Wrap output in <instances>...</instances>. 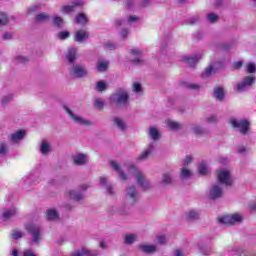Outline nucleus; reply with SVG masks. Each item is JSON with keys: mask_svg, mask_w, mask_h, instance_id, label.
I'll list each match as a JSON object with an SVG mask.
<instances>
[{"mask_svg": "<svg viewBox=\"0 0 256 256\" xmlns=\"http://www.w3.org/2000/svg\"><path fill=\"white\" fill-rule=\"evenodd\" d=\"M137 201H139V192L137 191V188L134 185L128 186L126 188L124 204L118 208L119 215H129V208L133 207Z\"/></svg>", "mask_w": 256, "mask_h": 256, "instance_id": "nucleus-1", "label": "nucleus"}, {"mask_svg": "<svg viewBox=\"0 0 256 256\" xmlns=\"http://www.w3.org/2000/svg\"><path fill=\"white\" fill-rule=\"evenodd\" d=\"M25 229L31 237L30 245H39V241L43 239V229L37 224H26Z\"/></svg>", "mask_w": 256, "mask_h": 256, "instance_id": "nucleus-2", "label": "nucleus"}, {"mask_svg": "<svg viewBox=\"0 0 256 256\" xmlns=\"http://www.w3.org/2000/svg\"><path fill=\"white\" fill-rule=\"evenodd\" d=\"M110 103L117 107H127L129 105V93L123 89L116 91L110 96Z\"/></svg>", "mask_w": 256, "mask_h": 256, "instance_id": "nucleus-3", "label": "nucleus"}, {"mask_svg": "<svg viewBox=\"0 0 256 256\" xmlns=\"http://www.w3.org/2000/svg\"><path fill=\"white\" fill-rule=\"evenodd\" d=\"M130 169L134 171V178L136 179L137 185H139L141 189H143L144 191H149V189H153V186L141 171H138L135 166H131Z\"/></svg>", "mask_w": 256, "mask_h": 256, "instance_id": "nucleus-4", "label": "nucleus"}, {"mask_svg": "<svg viewBox=\"0 0 256 256\" xmlns=\"http://www.w3.org/2000/svg\"><path fill=\"white\" fill-rule=\"evenodd\" d=\"M69 75L74 79H83V77H87L88 71L83 65L74 63L70 64Z\"/></svg>", "mask_w": 256, "mask_h": 256, "instance_id": "nucleus-5", "label": "nucleus"}, {"mask_svg": "<svg viewBox=\"0 0 256 256\" xmlns=\"http://www.w3.org/2000/svg\"><path fill=\"white\" fill-rule=\"evenodd\" d=\"M216 176L219 185H225V187H231L233 185V179L229 170L219 169L216 171Z\"/></svg>", "mask_w": 256, "mask_h": 256, "instance_id": "nucleus-6", "label": "nucleus"}, {"mask_svg": "<svg viewBox=\"0 0 256 256\" xmlns=\"http://www.w3.org/2000/svg\"><path fill=\"white\" fill-rule=\"evenodd\" d=\"M63 109L64 111H66V113L69 115V117L74 123H77L78 125H83L85 127H91V125H93V122H91V120L85 119L73 113V110L70 109L67 105H64Z\"/></svg>", "mask_w": 256, "mask_h": 256, "instance_id": "nucleus-7", "label": "nucleus"}, {"mask_svg": "<svg viewBox=\"0 0 256 256\" xmlns=\"http://www.w3.org/2000/svg\"><path fill=\"white\" fill-rule=\"evenodd\" d=\"M230 123L234 129H238L241 135H247V133H249V127L251 126V123L247 119L237 120L232 118Z\"/></svg>", "mask_w": 256, "mask_h": 256, "instance_id": "nucleus-8", "label": "nucleus"}, {"mask_svg": "<svg viewBox=\"0 0 256 256\" xmlns=\"http://www.w3.org/2000/svg\"><path fill=\"white\" fill-rule=\"evenodd\" d=\"M254 83H255V77L246 76L236 84L235 89L236 91H238V93H244V91H249V89L253 87Z\"/></svg>", "mask_w": 256, "mask_h": 256, "instance_id": "nucleus-9", "label": "nucleus"}, {"mask_svg": "<svg viewBox=\"0 0 256 256\" xmlns=\"http://www.w3.org/2000/svg\"><path fill=\"white\" fill-rule=\"evenodd\" d=\"M218 221L223 225H236V223H241L243 221V215L237 213L227 215L219 218Z\"/></svg>", "mask_w": 256, "mask_h": 256, "instance_id": "nucleus-10", "label": "nucleus"}, {"mask_svg": "<svg viewBox=\"0 0 256 256\" xmlns=\"http://www.w3.org/2000/svg\"><path fill=\"white\" fill-rule=\"evenodd\" d=\"M89 186L83 184L80 186V190H70L68 192V196L70 199H72L73 201H83V199H85V195L83 194V191H87Z\"/></svg>", "mask_w": 256, "mask_h": 256, "instance_id": "nucleus-11", "label": "nucleus"}, {"mask_svg": "<svg viewBox=\"0 0 256 256\" xmlns=\"http://www.w3.org/2000/svg\"><path fill=\"white\" fill-rule=\"evenodd\" d=\"M131 63L132 65H145V60H143V52L137 48L130 50Z\"/></svg>", "mask_w": 256, "mask_h": 256, "instance_id": "nucleus-12", "label": "nucleus"}, {"mask_svg": "<svg viewBox=\"0 0 256 256\" xmlns=\"http://www.w3.org/2000/svg\"><path fill=\"white\" fill-rule=\"evenodd\" d=\"M221 197H223V186L219 183L212 185L209 190V198L215 201L221 199Z\"/></svg>", "mask_w": 256, "mask_h": 256, "instance_id": "nucleus-13", "label": "nucleus"}, {"mask_svg": "<svg viewBox=\"0 0 256 256\" xmlns=\"http://www.w3.org/2000/svg\"><path fill=\"white\" fill-rule=\"evenodd\" d=\"M83 5H85V2L83 0H73L71 2V5H64L62 7V13H66L67 15H69V13H74L77 7H83Z\"/></svg>", "mask_w": 256, "mask_h": 256, "instance_id": "nucleus-14", "label": "nucleus"}, {"mask_svg": "<svg viewBox=\"0 0 256 256\" xmlns=\"http://www.w3.org/2000/svg\"><path fill=\"white\" fill-rule=\"evenodd\" d=\"M72 161L74 165H78L79 167H81L89 163V156L83 153H76L72 156Z\"/></svg>", "mask_w": 256, "mask_h": 256, "instance_id": "nucleus-15", "label": "nucleus"}, {"mask_svg": "<svg viewBox=\"0 0 256 256\" xmlns=\"http://www.w3.org/2000/svg\"><path fill=\"white\" fill-rule=\"evenodd\" d=\"M155 151V144L150 143L146 150H144L137 158L136 161H147L151 153Z\"/></svg>", "mask_w": 256, "mask_h": 256, "instance_id": "nucleus-16", "label": "nucleus"}, {"mask_svg": "<svg viewBox=\"0 0 256 256\" xmlns=\"http://www.w3.org/2000/svg\"><path fill=\"white\" fill-rule=\"evenodd\" d=\"M159 187H169L173 185V175L169 172L162 174L161 180L158 182Z\"/></svg>", "mask_w": 256, "mask_h": 256, "instance_id": "nucleus-17", "label": "nucleus"}, {"mask_svg": "<svg viewBox=\"0 0 256 256\" xmlns=\"http://www.w3.org/2000/svg\"><path fill=\"white\" fill-rule=\"evenodd\" d=\"M100 185L106 189V193H108V195H115V188L112 183H109L106 177L100 178Z\"/></svg>", "mask_w": 256, "mask_h": 256, "instance_id": "nucleus-18", "label": "nucleus"}, {"mask_svg": "<svg viewBox=\"0 0 256 256\" xmlns=\"http://www.w3.org/2000/svg\"><path fill=\"white\" fill-rule=\"evenodd\" d=\"M200 59H201V55L197 54L193 56H184L182 61H184V63H187L189 67H195V65L199 63Z\"/></svg>", "mask_w": 256, "mask_h": 256, "instance_id": "nucleus-19", "label": "nucleus"}, {"mask_svg": "<svg viewBox=\"0 0 256 256\" xmlns=\"http://www.w3.org/2000/svg\"><path fill=\"white\" fill-rule=\"evenodd\" d=\"M215 63L210 64L205 70L202 72L201 77L202 79H207L211 77V75H215L217 73V68L215 67Z\"/></svg>", "mask_w": 256, "mask_h": 256, "instance_id": "nucleus-20", "label": "nucleus"}, {"mask_svg": "<svg viewBox=\"0 0 256 256\" xmlns=\"http://www.w3.org/2000/svg\"><path fill=\"white\" fill-rule=\"evenodd\" d=\"M87 39H89V32L85 30H78L75 33L74 41L77 43H83V41H87Z\"/></svg>", "mask_w": 256, "mask_h": 256, "instance_id": "nucleus-21", "label": "nucleus"}, {"mask_svg": "<svg viewBox=\"0 0 256 256\" xmlns=\"http://www.w3.org/2000/svg\"><path fill=\"white\" fill-rule=\"evenodd\" d=\"M110 166L112 167V169L114 171H116V173H118L120 179H122L123 181H127V174H125L122 170H121V166L119 165V163L115 162V161H110Z\"/></svg>", "mask_w": 256, "mask_h": 256, "instance_id": "nucleus-22", "label": "nucleus"}, {"mask_svg": "<svg viewBox=\"0 0 256 256\" xmlns=\"http://www.w3.org/2000/svg\"><path fill=\"white\" fill-rule=\"evenodd\" d=\"M66 59L69 65H74L75 60H77V49L76 48H69L66 54Z\"/></svg>", "mask_w": 256, "mask_h": 256, "instance_id": "nucleus-23", "label": "nucleus"}, {"mask_svg": "<svg viewBox=\"0 0 256 256\" xmlns=\"http://www.w3.org/2000/svg\"><path fill=\"white\" fill-rule=\"evenodd\" d=\"M23 137H25V131L19 130L9 136V141H11V143H19Z\"/></svg>", "mask_w": 256, "mask_h": 256, "instance_id": "nucleus-24", "label": "nucleus"}, {"mask_svg": "<svg viewBox=\"0 0 256 256\" xmlns=\"http://www.w3.org/2000/svg\"><path fill=\"white\" fill-rule=\"evenodd\" d=\"M213 97L217 101H225V89L223 87L214 88Z\"/></svg>", "mask_w": 256, "mask_h": 256, "instance_id": "nucleus-25", "label": "nucleus"}, {"mask_svg": "<svg viewBox=\"0 0 256 256\" xmlns=\"http://www.w3.org/2000/svg\"><path fill=\"white\" fill-rule=\"evenodd\" d=\"M138 249H140L142 251V253H146L147 255H150L151 253H155V251H157V246L140 244L138 246Z\"/></svg>", "mask_w": 256, "mask_h": 256, "instance_id": "nucleus-26", "label": "nucleus"}, {"mask_svg": "<svg viewBox=\"0 0 256 256\" xmlns=\"http://www.w3.org/2000/svg\"><path fill=\"white\" fill-rule=\"evenodd\" d=\"M83 255H86V256H99V253L95 252V251L88 250L86 248H83L81 250H78V251L72 253V256H83Z\"/></svg>", "mask_w": 256, "mask_h": 256, "instance_id": "nucleus-27", "label": "nucleus"}, {"mask_svg": "<svg viewBox=\"0 0 256 256\" xmlns=\"http://www.w3.org/2000/svg\"><path fill=\"white\" fill-rule=\"evenodd\" d=\"M51 19V16L45 12H41L35 16L34 21L35 23H48Z\"/></svg>", "mask_w": 256, "mask_h": 256, "instance_id": "nucleus-28", "label": "nucleus"}, {"mask_svg": "<svg viewBox=\"0 0 256 256\" xmlns=\"http://www.w3.org/2000/svg\"><path fill=\"white\" fill-rule=\"evenodd\" d=\"M51 151H53V149L51 148V144H49L47 140H42L40 144V153L42 155H47L48 153H51Z\"/></svg>", "mask_w": 256, "mask_h": 256, "instance_id": "nucleus-29", "label": "nucleus"}, {"mask_svg": "<svg viewBox=\"0 0 256 256\" xmlns=\"http://www.w3.org/2000/svg\"><path fill=\"white\" fill-rule=\"evenodd\" d=\"M16 215H17V209L10 208L3 211L2 218L4 221H8V219H11V217H15Z\"/></svg>", "mask_w": 256, "mask_h": 256, "instance_id": "nucleus-30", "label": "nucleus"}, {"mask_svg": "<svg viewBox=\"0 0 256 256\" xmlns=\"http://www.w3.org/2000/svg\"><path fill=\"white\" fill-rule=\"evenodd\" d=\"M148 135L150 139H152V141H159V139H161V134L159 133V130L154 126L150 127Z\"/></svg>", "mask_w": 256, "mask_h": 256, "instance_id": "nucleus-31", "label": "nucleus"}, {"mask_svg": "<svg viewBox=\"0 0 256 256\" xmlns=\"http://www.w3.org/2000/svg\"><path fill=\"white\" fill-rule=\"evenodd\" d=\"M190 131H192V133H194L195 135H204L205 128L199 124L193 123L190 124Z\"/></svg>", "mask_w": 256, "mask_h": 256, "instance_id": "nucleus-32", "label": "nucleus"}, {"mask_svg": "<svg viewBox=\"0 0 256 256\" xmlns=\"http://www.w3.org/2000/svg\"><path fill=\"white\" fill-rule=\"evenodd\" d=\"M75 23H77L78 25H87V23H89V19L87 18V15H85L84 13H79L76 17H75Z\"/></svg>", "mask_w": 256, "mask_h": 256, "instance_id": "nucleus-33", "label": "nucleus"}, {"mask_svg": "<svg viewBox=\"0 0 256 256\" xmlns=\"http://www.w3.org/2000/svg\"><path fill=\"white\" fill-rule=\"evenodd\" d=\"M46 219L48 221H57L59 219V213L55 209H49L46 212Z\"/></svg>", "mask_w": 256, "mask_h": 256, "instance_id": "nucleus-34", "label": "nucleus"}, {"mask_svg": "<svg viewBox=\"0 0 256 256\" xmlns=\"http://www.w3.org/2000/svg\"><path fill=\"white\" fill-rule=\"evenodd\" d=\"M166 125L172 131H179V129H181V124L179 122H175L171 119L166 120Z\"/></svg>", "mask_w": 256, "mask_h": 256, "instance_id": "nucleus-35", "label": "nucleus"}, {"mask_svg": "<svg viewBox=\"0 0 256 256\" xmlns=\"http://www.w3.org/2000/svg\"><path fill=\"white\" fill-rule=\"evenodd\" d=\"M96 69L97 71H99V73H105V71L109 69V63L103 60H99L97 63Z\"/></svg>", "mask_w": 256, "mask_h": 256, "instance_id": "nucleus-36", "label": "nucleus"}, {"mask_svg": "<svg viewBox=\"0 0 256 256\" xmlns=\"http://www.w3.org/2000/svg\"><path fill=\"white\" fill-rule=\"evenodd\" d=\"M114 124L116 125V127H118L120 131H126L127 129V124L125 123V121H123V119L119 117L114 118Z\"/></svg>", "mask_w": 256, "mask_h": 256, "instance_id": "nucleus-37", "label": "nucleus"}, {"mask_svg": "<svg viewBox=\"0 0 256 256\" xmlns=\"http://www.w3.org/2000/svg\"><path fill=\"white\" fill-rule=\"evenodd\" d=\"M135 241H137L136 234H127L124 238L125 245H133Z\"/></svg>", "mask_w": 256, "mask_h": 256, "instance_id": "nucleus-38", "label": "nucleus"}, {"mask_svg": "<svg viewBox=\"0 0 256 256\" xmlns=\"http://www.w3.org/2000/svg\"><path fill=\"white\" fill-rule=\"evenodd\" d=\"M95 89L98 93H103V91H107V82L100 80L96 83Z\"/></svg>", "mask_w": 256, "mask_h": 256, "instance_id": "nucleus-39", "label": "nucleus"}, {"mask_svg": "<svg viewBox=\"0 0 256 256\" xmlns=\"http://www.w3.org/2000/svg\"><path fill=\"white\" fill-rule=\"evenodd\" d=\"M193 175L191 170L187 169L185 166L181 168L180 179H189Z\"/></svg>", "mask_w": 256, "mask_h": 256, "instance_id": "nucleus-40", "label": "nucleus"}, {"mask_svg": "<svg viewBox=\"0 0 256 256\" xmlns=\"http://www.w3.org/2000/svg\"><path fill=\"white\" fill-rule=\"evenodd\" d=\"M9 153V145L6 142L0 143V157H5Z\"/></svg>", "mask_w": 256, "mask_h": 256, "instance_id": "nucleus-41", "label": "nucleus"}, {"mask_svg": "<svg viewBox=\"0 0 256 256\" xmlns=\"http://www.w3.org/2000/svg\"><path fill=\"white\" fill-rule=\"evenodd\" d=\"M9 25V16L5 12H0V27Z\"/></svg>", "mask_w": 256, "mask_h": 256, "instance_id": "nucleus-42", "label": "nucleus"}, {"mask_svg": "<svg viewBox=\"0 0 256 256\" xmlns=\"http://www.w3.org/2000/svg\"><path fill=\"white\" fill-rule=\"evenodd\" d=\"M199 251L202 255H211V246L207 244L199 245Z\"/></svg>", "mask_w": 256, "mask_h": 256, "instance_id": "nucleus-43", "label": "nucleus"}, {"mask_svg": "<svg viewBox=\"0 0 256 256\" xmlns=\"http://www.w3.org/2000/svg\"><path fill=\"white\" fill-rule=\"evenodd\" d=\"M198 173L200 175H207V173H209V168H207V164H205V162L199 164Z\"/></svg>", "mask_w": 256, "mask_h": 256, "instance_id": "nucleus-44", "label": "nucleus"}, {"mask_svg": "<svg viewBox=\"0 0 256 256\" xmlns=\"http://www.w3.org/2000/svg\"><path fill=\"white\" fill-rule=\"evenodd\" d=\"M187 219H189L190 221H195L196 219H199V212H197L195 210H191L187 214Z\"/></svg>", "mask_w": 256, "mask_h": 256, "instance_id": "nucleus-45", "label": "nucleus"}, {"mask_svg": "<svg viewBox=\"0 0 256 256\" xmlns=\"http://www.w3.org/2000/svg\"><path fill=\"white\" fill-rule=\"evenodd\" d=\"M185 87L191 91H199L201 89V85L195 83H185Z\"/></svg>", "mask_w": 256, "mask_h": 256, "instance_id": "nucleus-46", "label": "nucleus"}, {"mask_svg": "<svg viewBox=\"0 0 256 256\" xmlns=\"http://www.w3.org/2000/svg\"><path fill=\"white\" fill-rule=\"evenodd\" d=\"M29 59L25 56H16V58L14 59V63L16 65H19L21 63H28Z\"/></svg>", "mask_w": 256, "mask_h": 256, "instance_id": "nucleus-47", "label": "nucleus"}, {"mask_svg": "<svg viewBox=\"0 0 256 256\" xmlns=\"http://www.w3.org/2000/svg\"><path fill=\"white\" fill-rule=\"evenodd\" d=\"M94 107L97 109H103V107H105V101L101 98H96L94 101Z\"/></svg>", "mask_w": 256, "mask_h": 256, "instance_id": "nucleus-48", "label": "nucleus"}, {"mask_svg": "<svg viewBox=\"0 0 256 256\" xmlns=\"http://www.w3.org/2000/svg\"><path fill=\"white\" fill-rule=\"evenodd\" d=\"M14 34L13 32H5L2 34L1 40L2 41H11L13 40Z\"/></svg>", "mask_w": 256, "mask_h": 256, "instance_id": "nucleus-49", "label": "nucleus"}, {"mask_svg": "<svg viewBox=\"0 0 256 256\" xmlns=\"http://www.w3.org/2000/svg\"><path fill=\"white\" fill-rule=\"evenodd\" d=\"M53 23L54 25H56V27H63L64 25V21H63V18L59 17V16H55L54 19H53Z\"/></svg>", "mask_w": 256, "mask_h": 256, "instance_id": "nucleus-50", "label": "nucleus"}, {"mask_svg": "<svg viewBox=\"0 0 256 256\" xmlns=\"http://www.w3.org/2000/svg\"><path fill=\"white\" fill-rule=\"evenodd\" d=\"M40 9H41V5L30 6L27 9V15H31V13H37V11H40Z\"/></svg>", "mask_w": 256, "mask_h": 256, "instance_id": "nucleus-51", "label": "nucleus"}, {"mask_svg": "<svg viewBox=\"0 0 256 256\" xmlns=\"http://www.w3.org/2000/svg\"><path fill=\"white\" fill-rule=\"evenodd\" d=\"M13 101V94H8L2 98V105L5 107L8 103H11Z\"/></svg>", "mask_w": 256, "mask_h": 256, "instance_id": "nucleus-52", "label": "nucleus"}, {"mask_svg": "<svg viewBox=\"0 0 256 256\" xmlns=\"http://www.w3.org/2000/svg\"><path fill=\"white\" fill-rule=\"evenodd\" d=\"M207 19L209 23H217L219 21V16L213 13L207 15Z\"/></svg>", "mask_w": 256, "mask_h": 256, "instance_id": "nucleus-53", "label": "nucleus"}, {"mask_svg": "<svg viewBox=\"0 0 256 256\" xmlns=\"http://www.w3.org/2000/svg\"><path fill=\"white\" fill-rule=\"evenodd\" d=\"M199 16H193L185 21L186 25H195V23H198Z\"/></svg>", "mask_w": 256, "mask_h": 256, "instance_id": "nucleus-54", "label": "nucleus"}, {"mask_svg": "<svg viewBox=\"0 0 256 256\" xmlns=\"http://www.w3.org/2000/svg\"><path fill=\"white\" fill-rule=\"evenodd\" d=\"M105 49H109V51H115V49H117V44L113 43V42H107L104 45Z\"/></svg>", "mask_w": 256, "mask_h": 256, "instance_id": "nucleus-55", "label": "nucleus"}, {"mask_svg": "<svg viewBox=\"0 0 256 256\" xmlns=\"http://www.w3.org/2000/svg\"><path fill=\"white\" fill-rule=\"evenodd\" d=\"M69 31H62L58 34V39H62V40H65V39H69Z\"/></svg>", "mask_w": 256, "mask_h": 256, "instance_id": "nucleus-56", "label": "nucleus"}, {"mask_svg": "<svg viewBox=\"0 0 256 256\" xmlns=\"http://www.w3.org/2000/svg\"><path fill=\"white\" fill-rule=\"evenodd\" d=\"M23 237V232L19 230H14L12 233V238L14 239H21Z\"/></svg>", "mask_w": 256, "mask_h": 256, "instance_id": "nucleus-57", "label": "nucleus"}, {"mask_svg": "<svg viewBox=\"0 0 256 256\" xmlns=\"http://www.w3.org/2000/svg\"><path fill=\"white\" fill-rule=\"evenodd\" d=\"M237 153H239V155H247V148L245 146H239L237 148Z\"/></svg>", "mask_w": 256, "mask_h": 256, "instance_id": "nucleus-58", "label": "nucleus"}, {"mask_svg": "<svg viewBox=\"0 0 256 256\" xmlns=\"http://www.w3.org/2000/svg\"><path fill=\"white\" fill-rule=\"evenodd\" d=\"M193 162V156H186L183 160L184 167H187V165L191 164Z\"/></svg>", "mask_w": 256, "mask_h": 256, "instance_id": "nucleus-59", "label": "nucleus"}, {"mask_svg": "<svg viewBox=\"0 0 256 256\" xmlns=\"http://www.w3.org/2000/svg\"><path fill=\"white\" fill-rule=\"evenodd\" d=\"M133 92L134 93H141V84H139V82H135L133 84Z\"/></svg>", "mask_w": 256, "mask_h": 256, "instance_id": "nucleus-60", "label": "nucleus"}, {"mask_svg": "<svg viewBox=\"0 0 256 256\" xmlns=\"http://www.w3.org/2000/svg\"><path fill=\"white\" fill-rule=\"evenodd\" d=\"M248 73H255L256 71V65L255 63H249L247 67Z\"/></svg>", "mask_w": 256, "mask_h": 256, "instance_id": "nucleus-61", "label": "nucleus"}, {"mask_svg": "<svg viewBox=\"0 0 256 256\" xmlns=\"http://www.w3.org/2000/svg\"><path fill=\"white\" fill-rule=\"evenodd\" d=\"M207 123H217L218 119L217 116L211 115L206 118Z\"/></svg>", "mask_w": 256, "mask_h": 256, "instance_id": "nucleus-62", "label": "nucleus"}, {"mask_svg": "<svg viewBox=\"0 0 256 256\" xmlns=\"http://www.w3.org/2000/svg\"><path fill=\"white\" fill-rule=\"evenodd\" d=\"M151 5V0H141L140 7H149Z\"/></svg>", "mask_w": 256, "mask_h": 256, "instance_id": "nucleus-63", "label": "nucleus"}, {"mask_svg": "<svg viewBox=\"0 0 256 256\" xmlns=\"http://www.w3.org/2000/svg\"><path fill=\"white\" fill-rule=\"evenodd\" d=\"M157 239L160 245H165V243H167V238L165 236H158Z\"/></svg>", "mask_w": 256, "mask_h": 256, "instance_id": "nucleus-64", "label": "nucleus"}]
</instances>
